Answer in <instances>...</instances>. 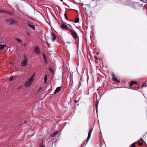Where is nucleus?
Listing matches in <instances>:
<instances>
[{
  "label": "nucleus",
  "mask_w": 147,
  "mask_h": 147,
  "mask_svg": "<svg viewBox=\"0 0 147 147\" xmlns=\"http://www.w3.org/2000/svg\"><path fill=\"white\" fill-rule=\"evenodd\" d=\"M142 139H141L140 140V141H142Z\"/></svg>",
  "instance_id": "obj_36"
},
{
  "label": "nucleus",
  "mask_w": 147,
  "mask_h": 147,
  "mask_svg": "<svg viewBox=\"0 0 147 147\" xmlns=\"http://www.w3.org/2000/svg\"><path fill=\"white\" fill-rule=\"evenodd\" d=\"M3 12L7 14H12V12L9 11H6L4 10H3Z\"/></svg>",
  "instance_id": "obj_15"
},
{
  "label": "nucleus",
  "mask_w": 147,
  "mask_h": 147,
  "mask_svg": "<svg viewBox=\"0 0 147 147\" xmlns=\"http://www.w3.org/2000/svg\"><path fill=\"white\" fill-rule=\"evenodd\" d=\"M68 30L71 32V34L74 39H76L78 38V35L75 31L71 30Z\"/></svg>",
  "instance_id": "obj_2"
},
{
  "label": "nucleus",
  "mask_w": 147,
  "mask_h": 147,
  "mask_svg": "<svg viewBox=\"0 0 147 147\" xmlns=\"http://www.w3.org/2000/svg\"><path fill=\"white\" fill-rule=\"evenodd\" d=\"M135 143H133L132 144V146H131V147H135Z\"/></svg>",
  "instance_id": "obj_25"
},
{
  "label": "nucleus",
  "mask_w": 147,
  "mask_h": 147,
  "mask_svg": "<svg viewBox=\"0 0 147 147\" xmlns=\"http://www.w3.org/2000/svg\"><path fill=\"white\" fill-rule=\"evenodd\" d=\"M21 88V86H19L18 88V89H19L20 88Z\"/></svg>",
  "instance_id": "obj_30"
},
{
  "label": "nucleus",
  "mask_w": 147,
  "mask_h": 147,
  "mask_svg": "<svg viewBox=\"0 0 147 147\" xmlns=\"http://www.w3.org/2000/svg\"><path fill=\"white\" fill-rule=\"evenodd\" d=\"M138 144L139 146H141L143 145V143L142 142H138Z\"/></svg>",
  "instance_id": "obj_23"
},
{
  "label": "nucleus",
  "mask_w": 147,
  "mask_h": 147,
  "mask_svg": "<svg viewBox=\"0 0 147 147\" xmlns=\"http://www.w3.org/2000/svg\"><path fill=\"white\" fill-rule=\"evenodd\" d=\"M6 21L8 24H14L16 23L15 20L11 18L7 19Z\"/></svg>",
  "instance_id": "obj_4"
},
{
  "label": "nucleus",
  "mask_w": 147,
  "mask_h": 147,
  "mask_svg": "<svg viewBox=\"0 0 147 147\" xmlns=\"http://www.w3.org/2000/svg\"><path fill=\"white\" fill-rule=\"evenodd\" d=\"M93 129V127L92 126L90 127V129L88 133V137H87V140H86V142L87 143H88V141L89 140V139H90V138L91 134L92 132V131Z\"/></svg>",
  "instance_id": "obj_3"
},
{
  "label": "nucleus",
  "mask_w": 147,
  "mask_h": 147,
  "mask_svg": "<svg viewBox=\"0 0 147 147\" xmlns=\"http://www.w3.org/2000/svg\"><path fill=\"white\" fill-rule=\"evenodd\" d=\"M79 19L78 18H77L75 20L74 22L75 23H77L79 22Z\"/></svg>",
  "instance_id": "obj_19"
},
{
  "label": "nucleus",
  "mask_w": 147,
  "mask_h": 147,
  "mask_svg": "<svg viewBox=\"0 0 147 147\" xmlns=\"http://www.w3.org/2000/svg\"><path fill=\"white\" fill-rule=\"evenodd\" d=\"M28 26L32 28L33 30H34L35 28V26L33 25H32L28 23Z\"/></svg>",
  "instance_id": "obj_10"
},
{
  "label": "nucleus",
  "mask_w": 147,
  "mask_h": 147,
  "mask_svg": "<svg viewBox=\"0 0 147 147\" xmlns=\"http://www.w3.org/2000/svg\"><path fill=\"white\" fill-rule=\"evenodd\" d=\"M64 16H65V18L67 20V15L66 13H65L64 14Z\"/></svg>",
  "instance_id": "obj_24"
},
{
  "label": "nucleus",
  "mask_w": 147,
  "mask_h": 147,
  "mask_svg": "<svg viewBox=\"0 0 147 147\" xmlns=\"http://www.w3.org/2000/svg\"><path fill=\"white\" fill-rule=\"evenodd\" d=\"M14 77V76H11L10 78H9V81H11L12 80H13L14 79H13V78Z\"/></svg>",
  "instance_id": "obj_22"
},
{
  "label": "nucleus",
  "mask_w": 147,
  "mask_h": 147,
  "mask_svg": "<svg viewBox=\"0 0 147 147\" xmlns=\"http://www.w3.org/2000/svg\"><path fill=\"white\" fill-rule=\"evenodd\" d=\"M51 37L52 41L53 42L55 41L56 38V36L53 33H51Z\"/></svg>",
  "instance_id": "obj_8"
},
{
  "label": "nucleus",
  "mask_w": 147,
  "mask_h": 147,
  "mask_svg": "<svg viewBox=\"0 0 147 147\" xmlns=\"http://www.w3.org/2000/svg\"><path fill=\"white\" fill-rule=\"evenodd\" d=\"M61 1H63V0H60Z\"/></svg>",
  "instance_id": "obj_38"
},
{
  "label": "nucleus",
  "mask_w": 147,
  "mask_h": 147,
  "mask_svg": "<svg viewBox=\"0 0 147 147\" xmlns=\"http://www.w3.org/2000/svg\"><path fill=\"white\" fill-rule=\"evenodd\" d=\"M15 39L18 42H20L21 41V40L17 38H15Z\"/></svg>",
  "instance_id": "obj_20"
},
{
  "label": "nucleus",
  "mask_w": 147,
  "mask_h": 147,
  "mask_svg": "<svg viewBox=\"0 0 147 147\" xmlns=\"http://www.w3.org/2000/svg\"><path fill=\"white\" fill-rule=\"evenodd\" d=\"M59 133L58 131H55L51 136L52 137H55Z\"/></svg>",
  "instance_id": "obj_11"
},
{
  "label": "nucleus",
  "mask_w": 147,
  "mask_h": 147,
  "mask_svg": "<svg viewBox=\"0 0 147 147\" xmlns=\"http://www.w3.org/2000/svg\"><path fill=\"white\" fill-rule=\"evenodd\" d=\"M47 45H48L49 47V46H50V44H49V43H48V41L47 40Z\"/></svg>",
  "instance_id": "obj_27"
},
{
  "label": "nucleus",
  "mask_w": 147,
  "mask_h": 147,
  "mask_svg": "<svg viewBox=\"0 0 147 147\" xmlns=\"http://www.w3.org/2000/svg\"><path fill=\"white\" fill-rule=\"evenodd\" d=\"M96 1H100V0H96Z\"/></svg>",
  "instance_id": "obj_39"
},
{
  "label": "nucleus",
  "mask_w": 147,
  "mask_h": 147,
  "mask_svg": "<svg viewBox=\"0 0 147 147\" xmlns=\"http://www.w3.org/2000/svg\"><path fill=\"white\" fill-rule=\"evenodd\" d=\"M34 52L36 54H40V51L38 46H36L34 47Z\"/></svg>",
  "instance_id": "obj_5"
},
{
  "label": "nucleus",
  "mask_w": 147,
  "mask_h": 147,
  "mask_svg": "<svg viewBox=\"0 0 147 147\" xmlns=\"http://www.w3.org/2000/svg\"><path fill=\"white\" fill-rule=\"evenodd\" d=\"M51 69V71H53V70L51 69Z\"/></svg>",
  "instance_id": "obj_37"
},
{
  "label": "nucleus",
  "mask_w": 147,
  "mask_h": 147,
  "mask_svg": "<svg viewBox=\"0 0 147 147\" xmlns=\"http://www.w3.org/2000/svg\"><path fill=\"white\" fill-rule=\"evenodd\" d=\"M27 35H28L29 36H30V34L28 32H27Z\"/></svg>",
  "instance_id": "obj_28"
},
{
  "label": "nucleus",
  "mask_w": 147,
  "mask_h": 147,
  "mask_svg": "<svg viewBox=\"0 0 147 147\" xmlns=\"http://www.w3.org/2000/svg\"><path fill=\"white\" fill-rule=\"evenodd\" d=\"M23 45L24 46V47H25L26 46V43H24L23 44Z\"/></svg>",
  "instance_id": "obj_29"
},
{
  "label": "nucleus",
  "mask_w": 147,
  "mask_h": 147,
  "mask_svg": "<svg viewBox=\"0 0 147 147\" xmlns=\"http://www.w3.org/2000/svg\"><path fill=\"white\" fill-rule=\"evenodd\" d=\"M81 85V82H80L79 85V87H80Z\"/></svg>",
  "instance_id": "obj_33"
},
{
  "label": "nucleus",
  "mask_w": 147,
  "mask_h": 147,
  "mask_svg": "<svg viewBox=\"0 0 147 147\" xmlns=\"http://www.w3.org/2000/svg\"><path fill=\"white\" fill-rule=\"evenodd\" d=\"M44 83H46L47 82V75H46L44 78Z\"/></svg>",
  "instance_id": "obj_17"
},
{
  "label": "nucleus",
  "mask_w": 147,
  "mask_h": 147,
  "mask_svg": "<svg viewBox=\"0 0 147 147\" xmlns=\"http://www.w3.org/2000/svg\"><path fill=\"white\" fill-rule=\"evenodd\" d=\"M95 57V58L96 59H98V58L96 57V56L95 57Z\"/></svg>",
  "instance_id": "obj_31"
},
{
  "label": "nucleus",
  "mask_w": 147,
  "mask_h": 147,
  "mask_svg": "<svg viewBox=\"0 0 147 147\" xmlns=\"http://www.w3.org/2000/svg\"><path fill=\"white\" fill-rule=\"evenodd\" d=\"M27 62H26L24 61H23L21 63V65L23 67H24L26 65Z\"/></svg>",
  "instance_id": "obj_12"
},
{
  "label": "nucleus",
  "mask_w": 147,
  "mask_h": 147,
  "mask_svg": "<svg viewBox=\"0 0 147 147\" xmlns=\"http://www.w3.org/2000/svg\"><path fill=\"white\" fill-rule=\"evenodd\" d=\"M146 84L145 83H143V84H142V86L143 87H145L146 86Z\"/></svg>",
  "instance_id": "obj_26"
},
{
  "label": "nucleus",
  "mask_w": 147,
  "mask_h": 147,
  "mask_svg": "<svg viewBox=\"0 0 147 147\" xmlns=\"http://www.w3.org/2000/svg\"><path fill=\"white\" fill-rule=\"evenodd\" d=\"M42 55H43V58H44V60H45V63H47V60L46 58V57L45 55L43 53H42Z\"/></svg>",
  "instance_id": "obj_16"
},
{
  "label": "nucleus",
  "mask_w": 147,
  "mask_h": 147,
  "mask_svg": "<svg viewBox=\"0 0 147 147\" xmlns=\"http://www.w3.org/2000/svg\"><path fill=\"white\" fill-rule=\"evenodd\" d=\"M3 10H1L0 9V13H3Z\"/></svg>",
  "instance_id": "obj_32"
},
{
  "label": "nucleus",
  "mask_w": 147,
  "mask_h": 147,
  "mask_svg": "<svg viewBox=\"0 0 147 147\" xmlns=\"http://www.w3.org/2000/svg\"><path fill=\"white\" fill-rule=\"evenodd\" d=\"M112 77L113 78L112 80L113 81H117L118 84L120 82V81L118 80L116 78V76L114 74H113Z\"/></svg>",
  "instance_id": "obj_6"
},
{
  "label": "nucleus",
  "mask_w": 147,
  "mask_h": 147,
  "mask_svg": "<svg viewBox=\"0 0 147 147\" xmlns=\"http://www.w3.org/2000/svg\"><path fill=\"white\" fill-rule=\"evenodd\" d=\"M98 101H97L96 103V111L97 112V109H98Z\"/></svg>",
  "instance_id": "obj_18"
},
{
  "label": "nucleus",
  "mask_w": 147,
  "mask_h": 147,
  "mask_svg": "<svg viewBox=\"0 0 147 147\" xmlns=\"http://www.w3.org/2000/svg\"><path fill=\"white\" fill-rule=\"evenodd\" d=\"M61 87L57 88L54 92V94H55L59 92L61 90Z\"/></svg>",
  "instance_id": "obj_9"
},
{
  "label": "nucleus",
  "mask_w": 147,
  "mask_h": 147,
  "mask_svg": "<svg viewBox=\"0 0 147 147\" xmlns=\"http://www.w3.org/2000/svg\"><path fill=\"white\" fill-rule=\"evenodd\" d=\"M41 147H45L43 146H41Z\"/></svg>",
  "instance_id": "obj_35"
},
{
  "label": "nucleus",
  "mask_w": 147,
  "mask_h": 147,
  "mask_svg": "<svg viewBox=\"0 0 147 147\" xmlns=\"http://www.w3.org/2000/svg\"><path fill=\"white\" fill-rule=\"evenodd\" d=\"M60 27L61 28L64 30H69L67 26L64 24H62Z\"/></svg>",
  "instance_id": "obj_7"
},
{
  "label": "nucleus",
  "mask_w": 147,
  "mask_h": 147,
  "mask_svg": "<svg viewBox=\"0 0 147 147\" xmlns=\"http://www.w3.org/2000/svg\"><path fill=\"white\" fill-rule=\"evenodd\" d=\"M0 49H3L4 47L6 46L5 45H0Z\"/></svg>",
  "instance_id": "obj_21"
},
{
  "label": "nucleus",
  "mask_w": 147,
  "mask_h": 147,
  "mask_svg": "<svg viewBox=\"0 0 147 147\" xmlns=\"http://www.w3.org/2000/svg\"><path fill=\"white\" fill-rule=\"evenodd\" d=\"M136 82L134 81H132L130 83V85L129 87L130 88H131L132 86L134 84H136Z\"/></svg>",
  "instance_id": "obj_13"
},
{
  "label": "nucleus",
  "mask_w": 147,
  "mask_h": 147,
  "mask_svg": "<svg viewBox=\"0 0 147 147\" xmlns=\"http://www.w3.org/2000/svg\"><path fill=\"white\" fill-rule=\"evenodd\" d=\"M74 101L76 103H77V102L78 101H77V100H75Z\"/></svg>",
  "instance_id": "obj_34"
},
{
  "label": "nucleus",
  "mask_w": 147,
  "mask_h": 147,
  "mask_svg": "<svg viewBox=\"0 0 147 147\" xmlns=\"http://www.w3.org/2000/svg\"><path fill=\"white\" fill-rule=\"evenodd\" d=\"M34 78L32 76L31 77L29 80L26 81L25 84V87H27L30 86L33 81Z\"/></svg>",
  "instance_id": "obj_1"
},
{
  "label": "nucleus",
  "mask_w": 147,
  "mask_h": 147,
  "mask_svg": "<svg viewBox=\"0 0 147 147\" xmlns=\"http://www.w3.org/2000/svg\"><path fill=\"white\" fill-rule=\"evenodd\" d=\"M28 59L27 58V55L25 54L24 55V59L23 60L27 62Z\"/></svg>",
  "instance_id": "obj_14"
}]
</instances>
